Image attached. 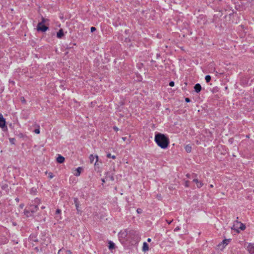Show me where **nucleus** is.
Instances as JSON below:
<instances>
[{"instance_id": "obj_26", "label": "nucleus", "mask_w": 254, "mask_h": 254, "mask_svg": "<svg viewBox=\"0 0 254 254\" xmlns=\"http://www.w3.org/2000/svg\"><path fill=\"white\" fill-rule=\"evenodd\" d=\"M151 239H150V238H148V239H147V241H148V242H151Z\"/></svg>"}, {"instance_id": "obj_15", "label": "nucleus", "mask_w": 254, "mask_h": 254, "mask_svg": "<svg viewBox=\"0 0 254 254\" xmlns=\"http://www.w3.org/2000/svg\"><path fill=\"white\" fill-rule=\"evenodd\" d=\"M115 248V244L113 242L110 241L109 242V249L110 250H112V249H114Z\"/></svg>"}, {"instance_id": "obj_27", "label": "nucleus", "mask_w": 254, "mask_h": 254, "mask_svg": "<svg viewBox=\"0 0 254 254\" xmlns=\"http://www.w3.org/2000/svg\"><path fill=\"white\" fill-rule=\"evenodd\" d=\"M36 201H38V202H39H39H40V200L39 199H38V198L36 199Z\"/></svg>"}, {"instance_id": "obj_14", "label": "nucleus", "mask_w": 254, "mask_h": 254, "mask_svg": "<svg viewBox=\"0 0 254 254\" xmlns=\"http://www.w3.org/2000/svg\"><path fill=\"white\" fill-rule=\"evenodd\" d=\"M81 170H82L81 167H78L75 170L76 173L74 174V175L77 177L79 176L81 174Z\"/></svg>"}, {"instance_id": "obj_12", "label": "nucleus", "mask_w": 254, "mask_h": 254, "mask_svg": "<svg viewBox=\"0 0 254 254\" xmlns=\"http://www.w3.org/2000/svg\"><path fill=\"white\" fill-rule=\"evenodd\" d=\"M149 250L148 245L146 242H144L143 244L142 251L143 252H147Z\"/></svg>"}, {"instance_id": "obj_1", "label": "nucleus", "mask_w": 254, "mask_h": 254, "mask_svg": "<svg viewBox=\"0 0 254 254\" xmlns=\"http://www.w3.org/2000/svg\"><path fill=\"white\" fill-rule=\"evenodd\" d=\"M154 141L161 149H166L169 144V139L164 134L158 133L155 135Z\"/></svg>"}, {"instance_id": "obj_31", "label": "nucleus", "mask_w": 254, "mask_h": 254, "mask_svg": "<svg viewBox=\"0 0 254 254\" xmlns=\"http://www.w3.org/2000/svg\"><path fill=\"white\" fill-rule=\"evenodd\" d=\"M13 140H14V139H13H13H10V141H11V142H13Z\"/></svg>"}, {"instance_id": "obj_19", "label": "nucleus", "mask_w": 254, "mask_h": 254, "mask_svg": "<svg viewBox=\"0 0 254 254\" xmlns=\"http://www.w3.org/2000/svg\"><path fill=\"white\" fill-rule=\"evenodd\" d=\"M107 157L108 158H112L113 159L116 158V156L115 155H111V154L110 153H109L107 154Z\"/></svg>"}, {"instance_id": "obj_18", "label": "nucleus", "mask_w": 254, "mask_h": 254, "mask_svg": "<svg viewBox=\"0 0 254 254\" xmlns=\"http://www.w3.org/2000/svg\"><path fill=\"white\" fill-rule=\"evenodd\" d=\"M205 79L206 82L208 83L211 80V76L209 75H206Z\"/></svg>"}, {"instance_id": "obj_34", "label": "nucleus", "mask_w": 254, "mask_h": 254, "mask_svg": "<svg viewBox=\"0 0 254 254\" xmlns=\"http://www.w3.org/2000/svg\"><path fill=\"white\" fill-rule=\"evenodd\" d=\"M35 208H36V209H37V206H35Z\"/></svg>"}, {"instance_id": "obj_9", "label": "nucleus", "mask_w": 254, "mask_h": 254, "mask_svg": "<svg viewBox=\"0 0 254 254\" xmlns=\"http://www.w3.org/2000/svg\"><path fill=\"white\" fill-rule=\"evenodd\" d=\"M194 88L197 93H199L201 90V86L200 84L197 83L195 85Z\"/></svg>"}, {"instance_id": "obj_36", "label": "nucleus", "mask_w": 254, "mask_h": 254, "mask_svg": "<svg viewBox=\"0 0 254 254\" xmlns=\"http://www.w3.org/2000/svg\"><path fill=\"white\" fill-rule=\"evenodd\" d=\"M170 223H171V222L168 221V223H169V224H170Z\"/></svg>"}, {"instance_id": "obj_33", "label": "nucleus", "mask_w": 254, "mask_h": 254, "mask_svg": "<svg viewBox=\"0 0 254 254\" xmlns=\"http://www.w3.org/2000/svg\"><path fill=\"white\" fill-rule=\"evenodd\" d=\"M42 209H44V208H45V207H44V206H42Z\"/></svg>"}, {"instance_id": "obj_32", "label": "nucleus", "mask_w": 254, "mask_h": 254, "mask_svg": "<svg viewBox=\"0 0 254 254\" xmlns=\"http://www.w3.org/2000/svg\"><path fill=\"white\" fill-rule=\"evenodd\" d=\"M236 231L237 232H239V230L238 229L236 230Z\"/></svg>"}, {"instance_id": "obj_29", "label": "nucleus", "mask_w": 254, "mask_h": 254, "mask_svg": "<svg viewBox=\"0 0 254 254\" xmlns=\"http://www.w3.org/2000/svg\"><path fill=\"white\" fill-rule=\"evenodd\" d=\"M122 139H123V140L125 141V140H126V137H123V138H122Z\"/></svg>"}, {"instance_id": "obj_20", "label": "nucleus", "mask_w": 254, "mask_h": 254, "mask_svg": "<svg viewBox=\"0 0 254 254\" xmlns=\"http://www.w3.org/2000/svg\"><path fill=\"white\" fill-rule=\"evenodd\" d=\"M61 212V211L60 209H57L56 210V213L57 214H60Z\"/></svg>"}, {"instance_id": "obj_13", "label": "nucleus", "mask_w": 254, "mask_h": 254, "mask_svg": "<svg viewBox=\"0 0 254 254\" xmlns=\"http://www.w3.org/2000/svg\"><path fill=\"white\" fill-rule=\"evenodd\" d=\"M57 161L59 163H62L64 161V158L61 155H59L57 158Z\"/></svg>"}, {"instance_id": "obj_6", "label": "nucleus", "mask_w": 254, "mask_h": 254, "mask_svg": "<svg viewBox=\"0 0 254 254\" xmlns=\"http://www.w3.org/2000/svg\"><path fill=\"white\" fill-rule=\"evenodd\" d=\"M5 127V120L3 118V115L0 113V127L3 128Z\"/></svg>"}, {"instance_id": "obj_24", "label": "nucleus", "mask_w": 254, "mask_h": 254, "mask_svg": "<svg viewBox=\"0 0 254 254\" xmlns=\"http://www.w3.org/2000/svg\"><path fill=\"white\" fill-rule=\"evenodd\" d=\"M185 101H186V102H187V103H189V102H190V99H189V98H186L185 99Z\"/></svg>"}, {"instance_id": "obj_21", "label": "nucleus", "mask_w": 254, "mask_h": 254, "mask_svg": "<svg viewBox=\"0 0 254 254\" xmlns=\"http://www.w3.org/2000/svg\"><path fill=\"white\" fill-rule=\"evenodd\" d=\"M96 30V28L94 27H91V32H93Z\"/></svg>"}, {"instance_id": "obj_25", "label": "nucleus", "mask_w": 254, "mask_h": 254, "mask_svg": "<svg viewBox=\"0 0 254 254\" xmlns=\"http://www.w3.org/2000/svg\"><path fill=\"white\" fill-rule=\"evenodd\" d=\"M49 177H50V178H51V179H52V178H53V175L52 173H50V174H49Z\"/></svg>"}, {"instance_id": "obj_23", "label": "nucleus", "mask_w": 254, "mask_h": 254, "mask_svg": "<svg viewBox=\"0 0 254 254\" xmlns=\"http://www.w3.org/2000/svg\"><path fill=\"white\" fill-rule=\"evenodd\" d=\"M34 131L36 134H39L40 133V130L39 129H35Z\"/></svg>"}, {"instance_id": "obj_2", "label": "nucleus", "mask_w": 254, "mask_h": 254, "mask_svg": "<svg viewBox=\"0 0 254 254\" xmlns=\"http://www.w3.org/2000/svg\"><path fill=\"white\" fill-rule=\"evenodd\" d=\"M46 20L44 18H42L41 22L38 24L37 27V30L38 31L46 32L48 29V27L45 25L44 23Z\"/></svg>"}, {"instance_id": "obj_11", "label": "nucleus", "mask_w": 254, "mask_h": 254, "mask_svg": "<svg viewBox=\"0 0 254 254\" xmlns=\"http://www.w3.org/2000/svg\"><path fill=\"white\" fill-rule=\"evenodd\" d=\"M64 35L63 29H60L57 33V36L58 38H61Z\"/></svg>"}, {"instance_id": "obj_3", "label": "nucleus", "mask_w": 254, "mask_h": 254, "mask_svg": "<svg viewBox=\"0 0 254 254\" xmlns=\"http://www.w3.org/2000/svg\"><path fill=\"white\" fill-rule=\"evenodd\" d=\"M89 159L91 163H93L94 162L95 166L98 165L97 163L99 160V157L97 155H94L93 154H91L89 156Z\"/></svg>"}, {"instance_id": "obj_28", "label": "nucleus", "mask_w": 254, "mask_h": 254, "mask_svg": "<svg viewBox=\"0 0 254 254\" xmlns=\"http://www.w3.org/2000/svg\"><path fill=\"white\" fill-rule=\"evenodd\" d=\"M20 207L23 208V206H24V205L23 204H20Z\"/></svg>"}, {"instance_id": "obj_4", "label": "nucleus", "mask_w": 254, "mask_h": 254, "mask_svg": "<svg viewBox=\"0 0 254 254\" xmlns=\"http://www.w3.org/2000/svg\"><path fill=\"white\" fill-rule=\"evenodd\" d=\"M246 249L249 254H254V243H248Z\"/></svg>"}, {"instance_id": "obj_8", "label": "nucleus", "mask_w": 254, "mask_h": 254, "mask_svg": "<svg viewBox=\"0 0 254 254\" xmlns=\"http://www.w3.org/2000/svg\"><path fill=\"white\" fill-rule=\"evenodd\" d=\"M193 182H194L195 183L196 187L198 188H201L203 185L201 181H199L197 179H194V180H193Z\"/></svg>"}, {"instance_id": "obj_16", "label": "nucleus", "mask_w": 254, "mask_h": 254, "mask_svg": "<svg viewBox=\"0 0 254 254\" xmlns=\"http://www.w3.org/2000/svg\"><path fill=\"white\" fill-rule=\"evenodd\" d=\"M33 213V211L30 212L28 210H25L24 212V214L26 217H29L31 216Z\"/></svg>"}, {"instance_id": "obj_22", "label": "nucleus", "mask_w": 254, "mask_h": 254, "mask_svg": "<svg viewBox=\"0 0 254 254\" xmlns=\"http://www.w3.org/2000/svg\"><path fill=\"white\" fill-rule=\"evenodd\" d=\"M169 85L171 87H173L174 86V82L173 81H171L169 83Z\"/></svg>"}, {"instance_id": "obj_7", "label": "nucleus", "mask_w": 254, "mask_h": 254, "mask_svg": "<svg viewBox=\"0 0 254 254\" xmlns=\"http://www.w3.org/2000/svg\"><path fill=\"white\" fill-rule=\"evenodd\" d=\"M236 225L239 226V228L241 230H244L246 229V226L241 222H237Z\"/></svg>"}, {"instance_id": "obj_30", "label": "nucleus", "mask_w": 254, "mask_h": 254, "mask_svg": "<svg viewBox=\"0 0 254 254\" xmlns=\"http://www.w3.org/2000/svg\"><path fill=\"white\" fill-rule=\"evenodd\" d=\"M13 140H14V139H13H13H10V141H11V142H13Z\"/></svg>"}, {"instance_id": "obj_5", "label": "nucleus", "mask_w": 254, "mask_h": 254, "mask_svg": "<svg viewBox=\"0 0 254 254\" xmlns=\"http://www.w3.org/2000/svg\"><path fill=\"white\" fill-rule=\"evenodd\" d=\"M231 239H224L223 241L219 245V247H222V248H225L227 245L231 241Z\"/></svg>"}, {"instance_id": "obj_17", "label": "nucleus", "mask_w": 254, "mask_h": 254, "mask_svg": "<svg viewBox=\"0 0 254 254\" xmlns=\"http://www.w3.org/2000/svg\"><path fill=\"white\" fill-rule=\"evenodd\" d=\"M185 150L187 152H190L191 150V147L190 145H187L185 146Z\"/></svg>"}, {"instance_id": "obj_10", "label": "nucleus", "mask_w": 254, "mask_h": 254, "mask_svg": "<svg viewBox=\"0 0 254 254\" xmlns=\"http://www.w3.org/2000/svg\"><path fill=\"white\" fill-rule=\"evenodd\" d=\"M58 254H71V252L65 249H61L59 251Z\"/></svg>"}, {"instance_id": "obj_37", "label": "nucleus", "mask_w": 254, "mask_h": 254, "mask_svg": "<svg viewBox=\"0 0 254 254\" xmlns=\"http://www.w3.org/2000/svg\"><path fill=\"white\" fill-rule=\"evenodd\" d=\"M170 223H171V222L168 221V223H169V224H170Z\"/></svg>"}, {"instance_id": "obj_35", "label": "nucleus", "mask_w": 254, "mask_h": 254, "mask_svg": "<svg viewBox=\"0 0 254 254\" xmlns=\"http://www.w3.org/2000/svg\"><path fill=\"white\" fill-rule=\"evenodd\" d=\"M103 182L104 183L105 181L104 180H102Z\"/></svg>"}]
</instances>
